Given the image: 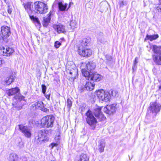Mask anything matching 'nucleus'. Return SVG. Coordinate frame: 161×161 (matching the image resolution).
I'll return each mask as SVG.
<instances>
[{
  "instance_id": "obj_35",
  "label": "nucleus",
  "mask_w": 161,
  "mask_h": 161,
  "mask_svg": "<svg viewBox=\"0 0 161 161\" xmlns=\"http://www.w3.org/2000/svg\"><path fill=\"white\" fill-rule=\"evenodd\" d=\"M46 134L45 133L44 134V136H43V137L42 138V142H47L48 140V138L46 136V134Z\"/></svg>"
},
{
  "instance_id": "obj_39",
  "label": "nucleus",
  "mask_w": 161,
  "mask_h": 161,
  "mask_svg": "<svg viewBox=\"0 0 161 161\" xmlns=\"http://www.w3.org/2000/svg\"><path fill=\"white\" fill-rule=\"evenodd\" d=\"M4 63V61L2 58H0V67L2 66L3 64Z\"/></svg>"
},
{
  "instance_id": "obj_18",
  "label": "nucleus",
  "mask_w": 161,
  "mask_h": 161,
  "mask_svg": "<svg viewBox=\"0 0 161 161\" xmlns=\"http://www.w3.org/2000/svg\"><path fill=\"white\" fill-rule=\"evenodd\" d=\"M19 88L18 87H16L7 90L6 93L8 96H10L15 94L17 95V94H18L19 93Z\"/></svg>"
},
{
  "instance_id": "obj_7",
  "label": "nucleus",
  "mask_w": 161,
  "mask_h": 161,
  "mask_svg": "<svg viewBox=\"0 0 161 161\" xmlns=\"http://www.w3.org/2000/svg\"><path fill=\"white\" fill-rule=\"evenodd\" d=\"M51 130H38L37 132L35 133L34 142L37 144H41L42 142V138L44 134L45 133L49 134L51 133Z\"/></svg>"
},
{
  "instance_id": "obj_49",
  "label": "nucleus",
  "mask_w": 161,
  "mask_h": 161,
  "mask_svg": "<svg viewBox=\"0 0 161 161\" xmlns=\"http://www.w3.org/2000/svg\"><path fill=\"white\" fill-rule=\"evenodd\" d=\"M69 73H70V74H72V73L71 72H70Z\"/></svg>"
},
{
  "instance_id": "obj_43",
  "label": "nucleus",
  "mask_w": 161,
  "mask_h": 161,
  "mask_svg": "<svg viewBox=\"0 0 161 161\" xmlns=\"http://www.w3.org/2000/svg\"><path fill=\"white\" fill-rule=\"evenodd\" d=\"M25 97L23 96H21L19 98L21 99V100H24Z\"/></svg>"
},
{
  "instance_id": "obj_15",
  "label": "nucleus",
  "mask_w": 161,
  "mask_h": 161,
  "mask_svg": "<svg viewBox=\"0 0 161 161\" xmlns=\"http://www.w3.org/2000/svg\"><path fill=\"white\" fill-rule=\"evenodd\" d=\"M32 3L31 2H28L23 4L25 9L28 14L29 16L31 14L34 13V7L33 5H31Z\"/></svg>"
},
{
  "instance_id": "obj_8",
  "label": "nucleus",
  "mask_w": 161,
  "mask_h": 161,
  "mask_svg": "<svg viewBox=\"0 0 161 161\" xmlns=\"http://www.w3.org/2000/svg\"><path fill=\"white\" fill-rule=\"evenodd\" d=\"M20 130L23 134L25 136L30 138L32 131L31 128L29 126L19 125H18Z\"/></svg>"
},
{
  "instance_id": "obj_28",
  "label": "nucleus",
  "mask_w": 161,
  "mask_h": 161,
  "mask_svg": "<svg viewBox=\"0 0 161 161\" xmlns=\"http://www.w3.org/2000/svg\"><path fill=\"white\" fill-rule=\"evenodd\" d=\"M109 95V99L112 96L115 97L118 93V92L115 90L111 89L108 92Z\"/></svg>"
},
{
  "instance_id": "obj_11",
  "label": "nucleus",
  "mask_w": 161,
  "mask_h": 161,
  "mask_svg": "<svg viewBox=\"0 0 161 161\" xmlns=\"http://www.w3.org/2000/svg\"><path fill=\"white\" fill-rule=\"evenodd\" d=\"M92 114L99 119V121H102L106 119V117L102 111L101 107H98L94 109Z\"/></svg>"
},
{
  "instance_id": "obj_20",
  "label": "nucleus",
  "mask_w": 161,
  "mask_h": 161,
  "mask_svg": "<svg viewBox=\"0 0 161 161\" xmlns=\"http://www.w3.org/2000/svg\"><path fill=\"white\" fill-rule=\"evenodd\" d=\"M92 53V51L90 49H84L81 53V56L88 57L91 55Z\"/></svg>"
},
{
  "instance_id": "obj_6",
  "label": "nucleus",
  "mask_w": 161,
  "mask_h": 161,
  "mask_svg": "<svg viewBox=\"0 0 161 161\" xmlns=\"http://www.w3.org/2000/svg\"><path fill=\"white\" fill-rule=\"evenodd\" d=\"M161 109V105L156 102H151L149 107L148 108L147 113H152L156 116Z\"/></svg>"
},
{
  "instance_id": "obj_48",
  "label": "nucleus",
  "mask_w": 161,
  "mask_h": 161,
  "mask_svg": "<svg viewBox=\"0 0 161 161\" xmlns=\"http://www.w3.org/2000/svg\"><path fill=\"white\" fill-rule=\"evenodd\" d=\"M60 39L61 40H64V39L63 37L61 38Z\"/></svg>"
},
{
  "instance_id": "obj_38",
  "label": "nucleus",
  "mask_w": 161,
  "mask_h": 161,
  "mask_svg": "<svg viewBox=\"0 0 161 161\" xmlns=\"http://www.w3.org/2000/svg\"><path fill=\"white\" fill-rule=\"evenodd\" d=\"M45 96L46 97V98H47L48 100H49L50 96V93H48L47 94V92L46 93H45V94H44Z\"/></svg>"
},
{
  "instance_id": "obj_4",
  "label": "nucleus",
  "mask_w": 161,
  "mask_h": 161,
  "mask_svg": "<svg viewBox=\"0 0 161 161\" xmlns=\"http://www.w3.org/2000/svg\"><path fill=\"white\" fill-rule=\"evenodd\" d=\"M54 117L52 115L44 117L41 120V125L43 127H52L53 125Z\"/></svg>"
},
{
  "instance_id": "obj_13",
  "label": "nucleus",
  "mask_w": 161,
  "mask_h": 161,
  "mask_svg": "<svg viewBox=\"0 0 161 161\" xmlns=\"http://www.w3.org/2000/svg\"><path fill=\"white\" fill-rule=\"evenodd\" d=\"M1 32L2 37L3 38H7L11 34L10 28L7 26H3L1 27Z\"/></svg>"
},
{
  "instance_id": "obj_33",
  "label": "nucleus",
  "mask_w": 161,
  "mask_h": 161,
  "mask_svg": "<svg viewBox=\"0 0 161 161\" xmlns=\"http://www.w3.org/2000/svg\"><path fill=\"white\" fill-rule=\"evenodd\" d=\"M61 45V43L58 41H56L54 43V47L56 48H58Z\"/></svg>"
},
{
  "instance_id": "obj_41",
  "label": "nucleus",
  "mask_w": 161,
  "mask_h": 161,
  "mask_svg": "<svg viewBox=\"0 0 161 161\" xmlns=\"http://www.w3.org/2000/svg\"><path fill=\"white\" fill-rule=\"evenodd\" d=\"M49 23H47L46 22H45L44 21L43 22V25L44 26L47 27Z\"/></svg>"
},
{
  "instance_id": "obj_3",
  "label": "nucleus",
  "mask_w": 161,
  "mask_h": 161,
  "mask_svg": "<svg viewBox=\"0 0 161 161\" xmlns=\"http://www.w3.org/2000/svg\"><path fill=\"white\" fill-rule=\"evenodd\" d=\"M94 94L95 96L100 101L106 102L109 100V95L108 92L103 89L96 90Z\"/></svg>"
},
{
  "instance_id": "obj_30",
  "label": "nucleus",
  "mask_w": 161,
  "mask_h": 161,
  "mask_svg": "<svg viewBox=\"0 0 161 161\" xmlns=\"http://www.w3.org/2000/svg\"><path fill=\"white\" fill-rule=\"evenodd\" d=\"M81 156V161H89V157L86 154H82Z\"/></svg>"
},
{
  "instance_id": "obj_45",
  "label": "nucleus",
  "mask_w": 161,
  "mask_h": 161,
  "mask_svg": "<svg viewBox=\"0 0 161 161\" xmlns=\"http://www.w3.org/2000/svg\"><path fill=\"white\" fill-rule=\"evenodd\" d=\"M11 12L12 11L10 10H8V13L10 14L11 13Z\"/></svg>"
},
{
  "instance_id": "obj_1",
  "label": "nucleus",
  "mask_w": 161,
  "mask_h": 161,
  "mask_svg": "<svg viewBox=\"0 0 161 161\" xmlns=\"http://www.w3.org/2000/svg\"><path fill=\"white\" fill-rule=\"evenodd\" d=\"M150 48L154 53L152 55L153 61L156 65H161V46L153 45Z\"/></svg>"
},
{
  "instance_id": "obj_42",
  "label": "nucleus",
  "mask_w": 161,
  "mask_h": 161,
  "mask_svg": "<svg viewBox=\"0 0 161 161\" xmlns=\"http://www.w3.org/2000/svg\"><path fill=\"white\" fill-rule=\"evenodd\" d=\"M16 108H17V110H20L21 109H22V107L21 106H17V107H16Z\"/></svg>"
},
{
  "instance_id": "obj_10",
  "label": "nucleus",
  "mask_w": 161,
  "mask_h": 161,
  "mask_svg": "<svg viewBox=\"0 0 161 161\" xmlns=\"http://www.w3.org/2000/svg\"><path fill=\"white\" fill-rule=\"evenodd\" d=\"M14 52V49L11 47L6 46L0 47V54L6 56L11 55Z\"/></svg>"
},
{
  "instance_id": "obj_27",
  "label": "nucleus",
  "mask_w": 161,
  "mask_h": 161,
  "mask_svg": "<svg viewBox=\"0 0 161 161\" xmlns=\"http://www.w3.org/2000/svg\"><path fill=\"white\" fill-rule=\"evenodd\" d=\"M29 17L35 23L37 24V25H41L40 22L37 18L35 17L33 15H30Z\"/></svg>"
},
{
  "instance_id": "obj_40",
  "label": "nucleus",
  "mask_w": 161,
  "mask_h": 161,
  "mask_svg": "<svg viewBox=\"0 0 161 161\" xmlns=\"http://www.w3.org/2000/svg\"><path fill=\"white\" fill-rule=\"evenodd\" d=\"M137 59V58L136 57L135 59V60L134 61V66H135L138 63Z\"/></svg>"
},
{
  "instance_id": "obj_14",
  "label": "nucleus",
  "mask_w": 161,
  "mask_h": 161,
  "mask_svg": "<svg viewBox=\"0 0 161 161\" xmlns=\"http://www.w3.org/2000/svg\"><path fill=\"white\" fill-rule=\"evenodd\" d=\"M15 78V74L14 72H11L9 75L7 77L5 80V85H10L14 80Z\"/></svg>"
},
{
  "instance_id": "obj_37",
  "label": "nucleus",
  "mask_w": 161,
  "mask_h": 161,
  "mask_svg": "<svg viewBox=\"0 0 161 161\" xmlns=\"http://www.w3.org/2000/svg\"><path fill=\"white\" fill-rule=\"evenodd\" d=\"M58 146V144L56 143H52L50 147H51V149H53L54 147H56Z\"/></svg>"
},
{
  "instance_id": "obj_16",
  "label": "nucleus",
  "mask_w": 161,
  "mask_h": 161,
  "mask_svg": "<svg viewBox=\"0 0 161 161\" xmlns=\"http://www.w3.org/2000/svg\"><path fill=\"white\" fill-rule=\"evenodd\" d=\"M102 79V76L100 75L96 72H92L90 75L89 80L94 81H98Z\"/></svg>"
},
{
  "instance_id": "obj_32",
  "label": "nucleus",
  "mask_w": 161,
  "mask_h": 161,
  "mask_svg": "<svg viewBox=\"0 0 161 161\" xmlns=\"http://www.w3.org/2000/svg\"><path fill=\"white\" fill-rule=\"evenodd\" d=\"M80 44L78 45H76V47H75V51H76V52L79 55H80Z\"/></svg>"
},
{
  "instance_id": "obj_22",
  "label": "nucleus",
  "mask_w": 161,
  "mask_h": 161,
  "mask_svg": "<svg viewBox=\"0 0 161 161\" xmlns=\"http://www.w3.org/2000/svg\"><path fill=\"white\" fill-rule=\"evenodd\" d=\"M95 85L92 84L91 82H87L85 85L86 89L88 91H91L94 88Z\"/></svg>"
},
{
  "instance_id": "obj_25",
  "label": "nucleus",
  "mask_w": 161,
  "mask_h": 161,
  "mask_svg": "<svg viewBox=\"0 0 161 161\" xmlns=\"http://www.w3.org/2000/svg\"><path fill=\"white\" fill-rule=\"evenodd\" d=\"M98 147L99 152L101 153L103 152L105 147V143L102 141L100 142Z\"/></svg>"
},
{
  "instance_id": "obj_9",
  "label": "nucleus",
  "mask_w": 161,
  "mask_h": 161,
  "mask_svg": "<svg viewBox=\"0 0 161 161\" xmlns=\"http://www.w3.org/2000/svg\"><path fill=\"white\" fill-rule=\"evenodd\" d=\"M116 105L115 103L107 105L104 108V112L109 115H113L117 110Z\"/></svg>"
},
{
  "instance_id": "obj_47",
  "label": "nucleus",
  "mask_w": 161,
  "mask_h": 161,
  "mask_svg": "<svg viewBox=\"0 0 161 161\" xmlns=\"http://www.w3.org/2000/svg\"><path fill=\"white\" fill-rule=\"evenodd\" d=\"M71 4H73V3H69V8L70 7V6L71 5Z\"/></svg>"
},
{
  "instance_id": "obj_36",
  "label": "nucleus",
  "mask_w": 161,
  "mask_h": 161,
  "mask_svg": "<svg viewBox=\"0 0 161 161\" xmlns=\"http://www.w3.org/2000/svg\"><path fill=\"white\" fill-rule=\"evenodd\" d=\"M42 92L44 94H45L47 89L46 86L44 85H42Z\"/></svg>"
},
{
  "instance_id": "obj_17",
  "label": "nucleus",
  "mask_w": 161,
  "mask_h": 161,
  "mask_svg": "<svg viewBox=\"0 0 161 161\" xmlns=\"http://www.w3.org/2000/svg\"><path fill=\"white\" fill-rule=\"evenodd\" d=\"M53 27L58 33H64L65 32V26L62 24L54 25Z\"/></svg>"
},
{
  "instance_id": "obj_21",
  "label": "nucleus",
  "mask_w": 161,
  "mask_h": 161,
  "mask_svg": "<svg viewBox=\"0 0 161 161\" xmlns=\"http://www.w3.org/2000/svg\"><path fill=\"white\" fill-rule=\"evenodd\" d=\"M95 68V65L92 62H88L86 65V68L90 71L94 69Z\"/></svg>"
},
{
  "instance_id": "obj_24",
  "label": "nucleus",
  "mask_w": 161,
  "mask_h": 161,
  "mask_svg": "<svg viewBox=\"0 0 161 161\" xmlns=\"http://www.w3.org/2000/svg\"><path fill=\"white\" fill-rule=\"evenodd\" d=\"M67 4L65 3L59 2L58 3V7L59 10L61 11H64L65 10Z\"/></svg>"
},
{
  "instance_id": "obj_5",
  "label": "nucleus",
  "mask_w": 161,
  "mask_h": 161,
  "mask_svg": "<svg viewBox=\"0 0 161 161\" xmlns=\"http://www.w3.org/2000/svg\"><path fill=\"white\" fill-rule=\"evenodd\" d=\"M86 114V119L87 123L92 127V129H94L97 123V119L93 116L92 112L89 110L87 111Z\"/></svg>"
},
{
  "instance_id": "obj_12",
  "label": "nucleus",
  "mask_w": 161,
  "mask_h": 161,
  "mask_svg": "<svg viewBox=\"0 0 161 161\" xmlns=\"http://www.w3.org/2000/svg\"><path fill=\"white\" fill-rule=\"evenodd\" d=\"M32 106L34 109L41 110L46 112L49 111L48 109L44 107V104L43 102L41 101L35 103L34 104L32 105Z\"/></svg>"
},
{
  "instance_id": "obj_31",
  "label": "nucleus",
  "mask_w": 161,
  "mask_h": 161,
  "mask_svg": "<svg viewBox=\"0 0 161 161\" xmlns=\"http://www.w3.org/2000/svg\"><path fill=\"white\" fill-rule=\"evenodd\" d=\"M72 99L71 98V99H70V98L67 99V106L68 107V108L69 110L71 108V106L72 105V102L71 101Z\"/></svg>"
},
{
  "instance_id": "obj_29",
  "label": "nucleus",
  "mask_w": 161,
  "mask_h": 161,
  "mask_svg": "<svg viewBox=\"0 0 161 161\" xmlns=\"http://www.w3.org/2000/svg\"><path fill=\"white\" fill-rule=\"evenodd\" d=\"M53 12L52 11H50L49 14L47 15L48 16L46 18H44L43 19V21L45 22H46L47 23H49L50 22V20L51 19V15L52 14Z\"/></svg>"
},
{
  "instance_id": "obj_19",
  "label": "nucleus",
  "mask_w": 161,
  "mask_h": 161,
  "mask_svg": "<svg viewBox=\"0 0 161 161\" xmlns=\"http://www.w3.org/2000/svg\"><path fill=\"white\" fill-rule=\"evenodd\" d=\"M159 37V35L158 34L152 35H149L147 34L144 39V41L146 42L147 40L152 41L154 40H156Z\"/></svg>"
},
{
  "instance_id": "obj_46",
  "label": "nucleus",
  "mask_w": 161,
  "mask_h": 161,
  "mask_svg": "<svg viewBox=\"0 0 161 161\" xmlns=\"http://www.w3.org/2000/svg\"><path fill=\"white\" fill-rule=\"evenodd\" d=\"M72 23H73V21H71L70 24V25L71 26H73V25H72Z\"/></svg>"
},
{
  "instance_id": "obj_26",
  "label": "nucleus",
  "mask_w": 161,
  "mask_h": 161,
  "mask_svg": "<svg viewBox=\"0 0 161 161\" xmlns=\"http://www.w3.org/2000/svg\"><path fill=\"white\" fill-rule=\"evenodd\" d=\"M18 159V156L15 154H10L8 158L9 161H17Z\"/></svg>"
},
{
  "instance_id": "obj_2",
  "label": "nucleus",
  "mask_w": 161,
  "mask_h": 161,
  "mask_svg": "<svg viewBox=\"0 0 161 161\" xmlns=\"http://www.w3.org/2000/svg\"><path fill=\"white\" fill-rule=\"evenodd\" d=\"M34 13L37 14H43L47 12L48 8L44 3L39 2L35 3L33 5Z\"/></svg>"
},
{
  "instance_id": "obj_44",
  "label": "nucleus",
  "mask_w": 161,
  "mask_h": 161,
  "mask_svg": "<svg viewBox=\"0 0 161 161\" xmlns=\"http://www.w3.org/2000/svg\"><path fill=\"white\" fill-rule=\"evenodd\" d=\"M158 6H161V0H159V2Z\"/></svg>"
},
{
  "instance_id": "obj_34",
  "label": "nucleus",
  "mask_w": 161,
  "mask_h": 161,
  "mask_svg": "<svg viewBox=\"0 0 161 161\" xmlns=\"http://www.w3.org/2000/svg\"><path fill=\"white\" fill-rule=\"evenodd\" d=\"M126 2L124 0L120 1L119 3L120 7H123L124 5H126Z\"/></svg>"
},
{
  "instance_id": "obj_23",
  "label": "nucleus",
  "mask_w": 161,
  "mask_h": 161,
  "mask_svg": "<svg viewBox=\"0 0 161 161\" xmlns=\"http://www.w3.org/2000/svg\"><path fill=\"white\" fill-rule=\"evenodd\" d=\"M81 71L83 76L86 78L87 80H89L90 75L92 72L87 70L86 68L82 69Z\"/></svg>"
}]
</instances>
